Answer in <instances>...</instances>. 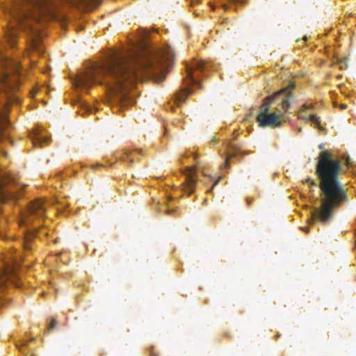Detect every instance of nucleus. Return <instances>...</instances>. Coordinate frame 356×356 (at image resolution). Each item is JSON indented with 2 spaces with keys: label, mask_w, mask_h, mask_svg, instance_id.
Returning <instances> with one entry per match:
<instances>
[{
  "label": "nucleus",
  "mask_w": 356,
  "mask_h": 356,
  "mask_svg": "<svg viewBox=\"0 0 356 356\" xmlns=\"http://www.w3.org/2000/svg\"><path fill=\"white\" fill-rule=\"evenodd\" d=\"M291 90V88H283L267 99L257 116L259 126L275 127L283 122Z\"/></svg>",
  "instance_id": "7ed1b4c3"
},
{
  "label": "nucleus",
  "mask_w": 356,
  "mask_h": 356,
  "mask_svg": "<svg viewBox=\"0 0 356 356\" xmlns=\"http://www.w3.org/2000/svg\"><path fill=\"white\" fill-rule=\"evenodd\" d=\"M42 209V202L40 201H35L29 205V209L30 212L34 213Z\"/></svg>",
  "instance_id": "0eeeda50"
},
{
  "label": "nucleus",
  "mask_w": 356,
  "mask_h": 356,
  "mask_svg": "<svg viewBox=\"0 0 356 356\" xmlns=\"http://www.w3.org/2000/svg\"><path fill=\"white\" fill-rule=\"evenodd\" d=\"M307 120H309V121L313 122L316 125L319 126L320 121H319L318 118H317L316 116H315L314 115H309L308 118H307Z\"/></svg>",
  "instance_id": "1a4fd4ad"
},
{
  "label": "nucleus",
  "mask_w": 356,
  "mask_h": 356,
  "mask_svg": "<svg viewBox=\"0 0 356 356\" xmlns=\"http://www.w3.org/2000/svg\"><path fill=\"white\" fill-rule=\"evenodd\" d=\"M56 320L55 318H53L51 322L50 323V324L49 325V329H53L56 326Z\"/></svg>",
  "instance_id": "9b49d317"
},
{
  "label": "nucleus",
  "mask_w": 356,
  "mask_h": 356,
  "mask_svg": "<svg viewBox=\"0 0 356 356\" xmlns=\"http://www.w3.org/2000/svg\"><path fill=\"white\" fill-rule=\"evenodd\" d=\"M340 172V163L332 159L328 152L323 151L319 156L316 174L321 180L320 188L324 197L320 210L313 212V218L325 221L330 216L333 207L343 199L344 191L338 179Z\"/></svg>",
  "instance_id": "f257e3e1"
},
{
  "label": "nucleus",
  "mask_w": 356,
  "mask_h": 356,
  "mask_svg": "<svg viewBox=\"0 0 356 356\" xmlns=\"http://www.w3.org/2000/svg\"><path fill=\"white\" fill-rule=\"evenodd\" d=\"M28 346V345H27V343H24L22 345V346L19 348V350H20L21 352L24 353V352H25V350H24V348L25 346Z\"/></svg>",
  "instance_id": "ddd939ff"
},
{
  "label": "nucleus",
  "mask_w": 356,
  "mask_h": 356,
  "mask_svg": "<svg viewBox=\"0 0 356 356\" xmlns=\"http://www.w3.org/2000/svg\"><path fill=\"white\" fill-rule=\"evenodd\" d=\"M339 107H340L341 109H345V108H347V106H346V104H341V105L339 106Z\"/></svg>",
  "instance_id": "4468645a"
},
{
  "label": "nucleus",
  "mask_w": 356,
  "mask_h": 356,
  "mask_svg": "<svg viewBox=\"0 0 356 356\" xmlns=\"http://www.w3.org/2000/svg\"><path fill=\"white\" fill-rule=\"evenodd\" d=\"M149 356H159L156 348L152 346L149 348Z\"/></svg>",
  "instance_id": "9d476101"
},
{
  "label": "nucleus",
  "mask_w": 356,
  "mask_h": 356,
  "mask_svg": "<svg viewBox=\"0 0 356 356\" xmlns=\"http://www.w3.org/2000/svg\"><path fill=\"white\" fill-rule=\"evenodd\" d=\"M188 94V90L185 89L183 91H181L178 95H177V99L179 102H184L186 97V96Z\"/></svg>",
  "instance_id": "6e6552de"
},
{
  "label": "nucleus",
  "mask_w": 356,
  "mask_h": 356,
  "mask_svg": "<svg viewBox=\"0 0 356 356\" xmlns=\"http://www.w3.org/2000/svg\"><path fill=\"white\" fill-rule=\"evenodd\" d=\"M187 179L184 185L183 186V190L184 192L191 194L193 192V188L195 183V178L193 175L194 168L191 167L188 169Z\"/></svg>",
  "instance_id": "423d86ee"
},
{
  "label": "nucleus",
  "mask_w": 356,
  "mask_h": 356,
  "mask_svg": "<svg viewBox=\"0 0 356 356\" xmlns=\"http://www.w3.org/2000/svg\"><path fill=\"white\" fill-rule=\"evenodd\" d=\"M31 356H35V355L32 354Z\"/></svg>",
  "instance_id": "dca6fc26"
},
{
  "label": "nucleus",
  "mask_w": 356,
  "mask_h": 356,
  "mask_svg": "<svg viewBox=\"0 0 356 356\" xmlns=\"http://www.w3.org/2000/svg\"><path fill=\"white\" fill-rule=\"evenodd\" d=\"M38 92V88H33L31 92V95L32 97H34L37 95Z\"/></svg>",
  "instance_id": "f8f14e48"
},
{
  "label": "nucleus",
  "mask_w": 356,
  "mask_h": 356,
  "mask_svg": "<svg viewBox=\"0 0 356 356\" xmlns=\"http://www.w3.org/2000/svg\"><path fill=\"white\" fill-rule=\"evenodd\" d=\"M161 61L154 67V73L159 72V75H155L154 79L159 83L164 80L167 74V66L172 62L173 54L169 46L164 47L159 52Z\"/></svg>",
  "instance_id": "20e7f679"
},
{
  "label": "nucleus",
  "mask_w": 356,
  "mask_h": 356,
  "mask_svg": "<svg viewBox=\"0 0 356 356\" xmlns=\"http://www.w3.org/2000/svg\"><path fill=\"white\" fill-rule=\"evenodd\" d=\"M6 286L8 288H19L21 287L16 277L12 275L6 269L0 275V287Z\"/></svg>",
  "instance_id": "39448f33"
},
{
  "label": "nucleus",
  "mask_w": 356,
  "mask_h": 356,
  "mask_svg": "<svg viewBox=\"0 0 356 356\" xmlns=\"http://www.w3.org/2000/svg\"><path fill=\"white\" fill-rule=\"evenodd\" d=\"M140 71H124L120 60L113 58L107 62L104 67L93 65L88 68L84 72L79 74L74 81V84L78 87L90 88L93 86L101 83V78L104 74H108L113 77L120 88H126L127 85L132 84L134 81L139 79Z\"/></svg>",
  "instance_id": "f03ea898"
},
{
  "label": "nucleus",
  "mask_w": 356,
  "mask_h": 356,
  "mask_svg": "<svg viewBox=\"0 0 356 356\" xmlns=\"http://www.w3.org/2000/svg\"><path fill=\"white\" fill-rule=\"evenodd\" d=\"M309 106H306V105H304V106H302V110H304V109H307V108H309ZM302 111H302L301 112H302Z\"/></svg>",
  "instance_id": "2eb2a0df"
}]
</instances>
